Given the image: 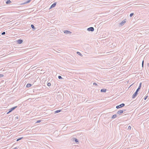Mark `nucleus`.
Returning a JSON list of instances; mask_svg holds the SVG:
<instances>
[{
  "mask_svg": "<svg viewBox=\"0 0 149 149\" xmlns=\"http://www.w3.org/2000/svg\"><path fill=\"white\" fill-rule=\"evenodd\" d=\"M117 116L116 114H114L111 117V118L113 119L116 118Z\"/></svg>",
  "mask_w": 149,
  "mask_h": 149,
  "instance_id": "14",
  "label": "nucleus"
},
{
  "mask_svg": "<svg viewBox=\"0 0 149 149\" xmlns=\"http://www.w3.org/2000/svg\"><path fill=\"white\" fill-rule=\"evenodd\" d=\"M4 76V75L2 74H0V78Z\"/></svg>",
  "mask_w": 149,
  "mask_h": 149,
  "instance_id": "24",
  "label": "nucleus"
},
{
  "mask_svg": "<svg viewBox=\"0 0 149 149\" xmlns=\"http://www.w3.org/2000/svg\"><path fill=\"white\" fill-rule=\"evenodd\" d=\"M148 97V96H147L146 97H145L144 98V100H146L147 99Z\"/></svg>",
  "mask_w": 149,
  "mask_h": 149,
  "instance_id": "29",
  "label": "nucleus"
},
{
  "mask_svg": "<svg viewBox=\"0 0 149 149\" xmlns=\"http://www.w3.org/2000/svg\"><path fill=\"white\" fill-rule=\"evenodd\" d=\"M131 128V127L130 126L128 127V130H130Z\"/></svg>",
  "mask_w": 149,
  "mask_h": 149,
  "instance_id": "28",
  "label": "nucleus"
},
{
  "mask_svg": "<svg viewBox=\"0 0 149 149\" xmlns=\"http://www.w3.org/2000/svg\"><path fill=\"white\" fill-rule=\"evenodd\" d=\"M125 104L124 103H122L119 105L117 106H116V108L117 109H119L120 108H121V107H124L125 106Z\"/></svg>",
  "mask_w": 149,
  "mask_h": 149,
  "instance_id": "2",
  "label": "nucleus"
},
{
  "mask_svg": "<svg viewBox=\"0 0 149 149\" xmlns=\"http://www.w3.org/2000/svg\"><path fill=\"white\" fill-rule=\"evenodd\" d=\"M143 63H144V61H142V67H143Z\"/></svg>",
  "mask_w": 149,
  "mask_h": 149,
  "instance_id": "30",
  "label": "nucleus"
},
{
  "mask_svg": "<svg viewBox=\"0 0 149 149\" xmlns=\"http://www.w3.org/2000/svg\"><path fill=\"white\" fill-rule=\"evenodd\" d=\"M10 111H9L7 113V114H9V113H10Z\"/></svg>",
  "mask_w": 149,
  "mask_h": 149,
  "instance_id": "31",
  "label": "nucleus"
},
{
  "mask_svg": "<svg viewBox=\"0 0 149 149\" xmlns=\"http://www.w3.org/2000/svg\"><path fill=\"white\" fill-rule=\"evenodd\" d=\"M122 111H123V112L125 111H126V110L125 109H124V110H122Z\"/></svg>",
  "mask_w": 149,
  "mask_h": 149,
  "instance_id": "33",
  "label": "nucleus"
},
{
  "mask_svg": "<svg viewBox=\"0 0 149 149\" xmlns=\"http://www.w3.org/2000/svg\"><path fill=\"white\" fill-rule=\"evenodd\" d=\"M88 31H94V29L93 27H90L88 28L87 29Z\"/></svg>",
  "mask_w": 149,
  "mask_h": 149,
  "instance_id": "4",
  "label": "nucleus"
},
{
  "mask_svg": "<svg viewBox=\"0 0 149 149\" xmlns=\"http://www.w3.org/2000/svg\"><path fill=\"white\" fill-rule=\"evenodd\" d=\"M61 110H56L55 111V113H58L60 112H61Z\"/></svg>",
  "mask_w": 149,
  "mask_h": 149,
  "instance_id": "16",
  "label": "nucleus"
},
{
  "mask_svg": "<svg viewBox=\"0 0 149 149\" xmlns=\"http://www.w3.org/2000/svg\"><path fill=\"white\" fill-rule=\"evenodd\" d=\"M56 2H54V3L50 6L49 9H51L53 8H54V7L55 6H56Z\"/></svg>",
  "mask_w": 149,
  "mask_h": 149,
  "instance_id": "6",
  "label": "nucleus"
},
{
  "mask_svg": "<svg viewBox=\"0 0 149 149\" xmlns=\"http://www.w3.org/2000/svg\"><path fill=\"white\" fill-rule=\"evenodd\" d=\"M64 33L67 34H70L71 33L70 31L67 30L65 31Z\"/></svg>",
  "mask_w": 149,
  "mask_h": 149,
  "instance_id": "9",
  "label": "nucleus"
},
{
  "mask_svg": "<svg viewBox=\"0 0 149 149\" xmlns=\"http://www.w3.org/2000/svg\"><path fill=\"white\" fill-rule=\"evenodd\" d=\"M17 149V148L16 147H15V148L13 149Z\"/></svg>",
  "mask_w": 149,
  "mask_h": 149,
  "instance_id": "34",
  "label": "nucleus"
},
{
  "mask_svg": "<svg viewBox=\"0 0 149 149\" xmlns=\"http://www.w3.org/2000/svg\"><path fill=\"white\" fill-rule=\"evenodd\" d=\"M31 27L32 29H36L35 27L33 24H31Z\"/></svg>",
  "mask_w": 149,
  "mask_h": 149,
  "instance_id": "17",
  "label": "nucleus"
},
{
  "mask_svg": "<svg viewBox=\"0 0 149 149\" xmlns=\"http://www.w3.org/2000/svg\"><path fill=\"white\" fill-rule=\"evenodd\" d=\"M31 0H27L26 1L24 2V3H22V4H25L27 3H29Z\"/></svg>",
  "mask_w": 149,
  "mask_h": 149,
  "instance_id": "10",
  "label": "nucleus"
},
{
  "mask_svg": "<svg viewBox=\"0 0 149 149\" xmlns=\"http://www.w3.org/2000/svg\"><path fill=\"white\" fill-rule=\"evenodd\" d=\"M141 82L139 85V86L138 87V88H139L141 89Z\"/></svg>",
  "mask_w": 149,
  "mask_h": 149,
  "instance_id": "20",
  "label": "nucleus"
},
{
  "mask_svg": "<svg viewBox=\"0 0 149 149\" xmlns=\"http://www.w3.org/2000/svg\"><path fill=\"white\" fill-rule=\"evenodd\" d=\"M74 141H75V142L76 143H77V142H79L78 140L76 138H74Z\"/></svg>",
  "mask_w": 149,
  "mask_h": 149,
  "instance_id": "18",
  "label": "nucleus"
},
{
  "mask_svg": "<svg viewBox=\"0 0 149 149\" xmlns=\"http://www.w3.org/2000/svg\"><path fill=\"white\" fill-rule=\"evenodd\" d=\"M123 113V111L120 110L117 111V113L118 114L120 115Z\"/></svg>",
  "mask_w": 149,
  "mask_h": 149,
  "instance_id": "8",
  "label": "nucleus"
},
{
  "mask_svg": "<svg viewBox=\"0 0 149 149\" xmlns=\"http://www.w3.org/2000/svg\"><path fill=\"white\" fill-rule=\"evenodd\" d=\"M41 121V120H37L36 123H39Z\"/></svg>",
  "mask_w": 149,
  "mask_h": 149,
  "instance_id": "26",
  "label": "nucleus"
},
{
  "mask_svg": "<svg viewBox=\"0 0 149 149\" xmlns=\"http://www.w3.org/2000/svg\"><path fill=\"white\" fill-rule=\"evenodd\" d=\"M107 91L106 89L103 88L101 90V92H105Z\"/></svg>",
  "mask_w": 149,
  "mask_h": 149,
  "instance_id": "11",
  "label": "nucleus"
},
{
  "mask_svg": "<svg viewBox=\"0 0 149 149\" xmlns=\"http://www.w3.org/2000/svg\"><path fill=\"white\" fill-rule=\"evenodd\" d=\"M47 85L49 86H51V84L50 83H48L47 84Z\"/></svg>",
  "mask_w": 149,
  "mask_h": 149,
  "instance_id": "23",
  "label": "nucleus"
},
{
  "mask_svg": "<svg viewBox=\"0 0 149 149\" xmlns=\"http://www.w3.org/2000/svg\"><path fill=\"white\" fill-rule=\"evenodd\" d=\"M147 66H148V67H149V63H148V64Z\"/></svg>",
  "mask_w": 149,
  "mask_h": 149,
  "instance_id": "35",
  "label": "nucleus"
},
{
  "mask_svg": "<svg viewBox=\"0 0 149 149\" xmlns=\"http://www.w3.org/2000/svg\"><path fill=\"white\" fill-rule=\"evenodd\" d=\"M93 85H95V86L97 85V84L96 83H95V82L93 83Z\"/></svg>",
  "mask_w": 149,
  "mask_h": 149,
  "instance_id": "27",
  "label": "nucleus"
},
{
  "mask_svg": "<svg viewBox=\"0 0 149 149\" xmlns=\"http://www.w3.org/2000/svg\"><path fill=\"white\" fill-rule=\"evenodd\" d=\"M17 107V106H15L14 107H13L9 109V110L11 112L12 111H13Z\"/></svg>",
  "mask_w": 149,
  "mask_h": 149,
  "instance_id": "5",
  "label": "nucleus"
},
{
  "mask_svg": "<svg viewBox=\"0 0 149 149\" xmlns=\"http://www.w3.org/2000/svg\"><path fill=\"white\" fill-rule=\"evenodd\" d=\"M77 53L80 56L82 57L83 56V55L81 54L79 52H77Z\"/></svg>",
  "mask_w": 149,
  "mask_h": 149,
  "instance_id": "15",
  "label": "nucleus"
},
{
  "mask_svg": "<svg viewBox=\"0 0 149 149\" xmlns=\"http://www.w3.org/2000/svg\"><path fill=\"white\" fill-rule=\"evenodd\" d=\"M15 118H16L17 119H19V117L18 116H17L16 117H15Z\"/></svg>",
  "mask_w": 149,
  "mask_h": 149,
  "instance_id": "32",
  "label": "nucleus"
},
{
  "mask_svg": "<svg viewBox=\"0 0 149 149\" xmlns=\"http://www.w3.org/2000/svg\"><path fill=\"white\" fill-rule=\"evenodd\" d=\"M11 3V1L10 0H8L6 2L7 4H9Z\"/></svg>",
  "mask_w": 149,
  "mask_h": 149,
  "instance_id": "13",
  "label": "nucleus"
},
{
  "mask_svg": "<svg viewBox=\"0 0 149 149\" xmlns=\"http://www.w3.org/2000/svg\"><path fill=\"white\" fill-rule=\"evenodd\" d=\"M32 86L31 84H28L26 85V87L29 88L30 87Z\"/></svg>",
  "mask_w": 149,
  "mask_h": 149,
  "instance_id": "12",
  "label": "nucleus"
},
{
  "mask_svg": "<svg viewBox=\"0 0 149 149\" xmlns=\"http://www.w3.org/2000/svg\"><path fill=\"white\" fill-rule=\"evenodd\" d=\"M6 33L5 32H3L1 33V35H4Z\"/></svg>",
  "mask_w": 149,
  "mask_h": 149,
  "instance_id": "25",
  "label": "nucleus"
},
{
  "mask_svg": "<svg viewBox=\"0 0 149 149\" xmlns=\"http://www.w3.org/2000/svg\"><path fill=\"white\" fill-rule=\"evenodd\" d=\"M58 78L60 79H63L62 77L61 76H58Z\"/></svg>",
  "mask_w": 149,
  "mask_h": 149,
  "instance_id": "21",
  "label": "nucleus"
},
{
  "mask_svg": "<svg viewBox=\"0 0 149 149\" xmlns=\"http://www.w3.org/2000/svg\"><path fill=\"white\" fill-rule=\"evenodd\" d=\"M126 19H125L122 21L119 24V26H122L123 25H124V24L126 22Z\"/></svg>",
  "mask_w": 149,
  "mask_h": 149,
  "instance_id": "3",
  "label": "nucleus"
},
{
  "mask_svg": "<svg viewBox=\"0 0 149 149\" xmlns=\"http://www.w3.org/2000/svg\"><path fill=\"white\" fill-rule=\"evenodd\" d=\"M23 137H21V138H18V139L17 140V141H19V140L22 139L23 138Z\"/></svg>",
  "mask_w": 149,
  "mask_h": 149,
  "instance_id": "19",
  "label": "nucleus"
},
{
  "mask_svg": "<svg viewBox=\"0 0 149 149\" xmlns=\"http://www.w3.org/2000/svg\"><path fill=\"white\" fill-rule=\"evenodd\" d=\"M23 40L21 39H19L17 40V43L19 44H21L23 42Z\"/></svg>",
  "mask_w": 149,
  "mask_h": 149,
  "instance_id": "7",
  "label": "nucleus"
},
{
  "mask_svg": "<svg viewBox=\"0 0 149 149\" xmlns=\"http://www.w3.org/2000/svg\"><path fill=\"white\" fill-rule=\"evenodd\" d=\"M140 89L139 88H138L137 89L136 91L134 93L132 96V98H135L136 96H137L138 93Z\"/></svg>",
  "mask_w": 149,
  "mask_h": 149,
  "instance_id": "1",
  "label": "nucleus"
},
{
  "mask_svg": "<svg viewBox=\"0 0 149 149\" xmlns=\"http://www.w3.org/2000/svg\"><path fill=\"white\" fill-rule=\"evenodd\" d=\"M133 15H134V13H131L130 14V17H132L133 16Z\"/></svg>",
  "mask_w": 149,
  "mask_h": 149,
  "instance_id": "22",
  "label": "nucleus"
}]
</instances>
